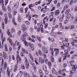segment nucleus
Wrapping results in <instances>:
<instances>
[{"instance_id": "obj_1", "label": "nucleus", "mask_w": 77, "mask_h": 77, "mask_svg": "<svg viewBox=\"0 0 77 77\" xmlns=\"http://www.w3.org/2000/svg\"><path fill=\"white\" fill-rule=\"evenodd\" d=\"M28 36V34L27 32H25L24 33V34L23 35L21 36L20 38V39L22 41H23L24 44H25V46L26 47H31L32 45H33V43H32L30 42H27V41H26V37Z\"/></svg>"}, {"instance_id": "obj_2", "label": "nucleus", "mask_w": 77, "mask_h": 77, "mask_svg": "<svg viewBox=\"0 0 77 77\" xmlns=\"http://www.w3.org/2000/svg\"><path fill=\"white\" fill-rule=\"evenodd\" d=\"M16 60H17V64L15 65V66L14 67V72H16L17 71V69H18V62L20 63H21V59L19 56L18 54H17V56H16Z\"/></svg>"}, {"instance_id": "obj_3", "label": "nucleus", "mask_w": 77, "mask_h": 77, "mask_svg": "<svg viewBox=\"0 0 77 77\" xmlns=\"http://www.w3.org/2000/svg\"><path fill=\"white\" fill-rule=\"evenodd\" d=\"M3 57L4 59H7L9 58L8 57V54L5 51H3Z\"/></svg>"}, {"instance_id": "obj_4", "label": "nucleus", "mask_w": 77, "mask_h": 77, "mask_svg": "<svg viewBox=\"0 0 77 77\" xmlns=\"http://www.w3.org/2000/svg\"><path fill=\"white\" fill-rule=\"evenodd\" d=\"M45 62V59H43L42 60V57H39V61H38L39 62H40V63H44Z\"/></svg>"}, {"instance_id": "obj_5", "label": "nucleus", "mask_w": 77, "mask_h": 77, "mask_svg": "<svg viewBox=\"0 0 77 77\" xmlns=\"http://www.w3.org/2000/svg\"><path fill=\"white\" fill-rule=\"evenodd\" d=\"M42 48L43 50L45 53H46V54H47V53H48V49L47 48H45V47L44 46H42Z\"/></svg>"}, {"instance_id": "obj_6", "label": "nucleus", "mask_w": 77, "mask_h": 77, "mask_svg": "<svg viewBox=\"0 0 77 77\" xmlns=\"http://www.w3.org/2000/svg\"><path fill=\"white\" fill-rule=\"evenodd\" d=\"M21 50L23 53H26V54H29L27 51V50H26V49L25 48H21Z\"/></svg>"}, {"instance_id": "obj_7", "label": "nucleus", "mask_w": 77, "mask_h": 77, "mask_svg": "<svg viewBox=\"0 0 77 77\" xmlns=\"http://www.w3.org/2000/svg\"><path fill=\"white\" fill-rule=\"evenodd\" d=\"M21 28L23 31H26V27L24 24H23L22 25Z\"/></svg>"}, {"instance_id": "obj_8", "label": "nucleus", "mask_w": 77, "mask_h": 77, "mask_svg": "<svg viewBox=\"0 0 77 77\" xmlns=\"http://www.w3.org/2000/svg\"><path fill=\"white\" fill-rule=\"evenodd\" d=\"M54 32V31L53 30H51V32L50 33V35L51 36H57V34L54 32Z\"/></svg>"}, {"instance_id": "obj_9", "label": "nucleus", "mask_w": 77, "mask_h": 77, "mask_svg": "<svg viewBox=\"0 0 77 77\" xmlns=\"http://www.w3.org/2000/svg\"><path fill=\"white\" fill-rule=\"evenodd\" d=\"M50 50L51 52V53L52 56H54V51H53V47L52 46H51L50 47Z\"/></svg>"}, {"instance_id": "obj_10", "label": "nucleus", "mask_w": 77, "mask_h": 77, "mask_svg": "<svg viewBox=\"0 0 77 77\" xmlns=\"http://www.w3.org/2000/svg\"><path fill=\"white\" fill-rule=\"evenodd\" d=\"M20 72L16 75V77H21L22 76L23 74V73L21 71H20Z\"/></svg>"}, {"instance_id": "obj_11", "label": "nucleus", "mask_w": 77, "mask_h": 77, "mask_svg": "<svg viewBox=\"0 0 77 77\" xmlns=\"http://www.w3.org/2000/svg\"><path fill=\"white\" fill-rule=\"evenodd\" d=\"M72 66V69H73V71H75L76 69H77V65H73Z\"/></svg>"}, {"instance_id": "obj_12", "label": "nucleus", "mask_w": 77, "mask_h": 77, "mask_svg": "<svg viewBox=\"0 0 77 77\" xmlns=\"http://www.w3.org/2000/svg\"><path fill=\"white\" fill-rule=\"evenodd\" d=\"M68 8V5H65V6L64 7V8L63 9V10L62 11V13H63V12L66 10V9H67Z\"/></svg>"}, {"instance_id": "obj_13", "label": "nucleus", "mask_w": 77, "mask_h": 77, "mask_svg": "<svg viewBox=\"0 0 77 77\" xmlns=\"http://www.w3.org/2000/svg\"><path fill=\"white\" fill-rule=\"evenodd\" d=\"M49 18L50 19L49 21L51 22L52 19L53 18V14L50 15L49 17Z\"/></svg>"}, {"instance_id": "obj_14", "label": "nucleus", "mask_w": 77, "mask_h": 77, "mask_svg": "<svg viewBox=\"0 0 77 77\" xmlns=\"http://www.w3.org/2000/svg\"><path fill=\"white\" fill-rule=\"evenodd\" d=\"M32 66L33 68H34V71H36V65H35V64L34 63H32Z\"/></svg>"}, {"instance_id": "obj_15", "label": "nucleus", "mask_w": 77, "mask_h": 77, "mask_svg": "<svg viewBox=\"0 0 77 77\" xmlns=\"http://www.w3.org/2000/svg\"><path fill=\"white\" fill-rule=\"evenodd\" d=\"M2 8L3 12H7V9L5 8V5H2Z\"/></svg>"}, {"instance_id": "obj_16", "label": "nucleus", "mask_w": 77, "mask_h": 77, "mask_svg": "<svg viewBox=\"0 0 77 77\" xmlns=\"http://www.w3.org/2000/svg\"><path fill=\"white\" fill-rule=\"evenodd\" d=\"M7 32L8 34V35L10 37H11V38H12L13 37V36H12V35L11 33V32H9V30H8L7 31Z\"/></svg>"}, {"instance_id": "obj_17", "label": "nucleus", "mask_w": 77, "mask_h": 77, "mask_svg": "<svg viewBox=\"0 0 77 77\" xmlns=\"http://www.w3.org/2000/svg\"><path fill=\"white\" fill-rule=\"evenodd\" d=\"M29 56L30 58V59H31V60H32V62H34V59H33V56H32V54H29Z\"/></svg>"}, {"instance_id": "obj_18", "label": "nucleus", "mask_w": 77, "mask_h": 77, "mask_svg": "<svg viewBox=\"0 0 77 77\" xmlns=\"http://www.w3.org/2000/svg\"><path fill=\"white\" fill-rule=\"evenodd\" d=\"M7 72L8 74V77H11V76H10V75H11V74L10 73V71H9V68H8L7 69Z\"/></svg>"}, {"instance_id": "obj_19", "label": "nucleus", "mask_w": 77, "mask_h": 77, "mask_svg": "<svg viewBox=\"0 0 77 77\" xmlns=\"http://www.w3.org/2000/svg\"><path fill=\"white\" fill-rule=\"evenodd\" d=\"M24 76L25 77H30V74H29L28 73H27L26 72H25L24 74Z\"/></svg>"}, {"instance_id": "obj_20", "label": "nucleus", "mask_w": 77, "mask_h": 77, "mask_svg": "<svg viewBox=\"0 0 77 77\" xmlns=\"http://www.w3.org/2000/svg\"><path fill=\"white\" fill-rule=\"evenodd\" d=\"M52 21L53 23V25H55L56 24V18H53L52 19Z\"/></svg>"}, {"instance_id": "obj_21", "label": "nucleus", "mask_w": 77, "mask_h": 77, "mask_svg": "<svg viewBox=\"0 0 77 77\" xmlns=\"http://www.w3.org/2000/svg\"><path fill=\"white\" fill-rule=\"evenodd\" d=\"M36 38L38 40V41H39L40 42H41V37L39 36L38 35H37L36 36Z\"/></svg>"}, {"instance_id": "obj_22", "label": "nucleus", "mask_w": 77, "mask_h": 77, "mask_svg": "<svg viewBox=\"0 0 77 77\" xmlns=\"http://www.w3.org/2000/svg\"><path fill=\"white\" fill-rule=\"evenodd\" d=\"M8 16H6L5 17V24H6L8 23Z\"/></svg>"}, {"instance_id": "obj_23", "label": "nucleus", "mask_w": 77, "mask_h": 77, "mask_svg": "<svg viewBox=\"0 0 77 77\" xmlns=\"http://www.w3.org/2000/svg\"><path fill=\"white\" fill-rule=\"evenodd\" d=\"M4 0H0V4H1L2 6L5 5V4H4Z\"/></svg>"}, {"instance_id": "obj_24", "label": "nucleus", "mask_w": 77, "mask_h": 77, "mask_svg": "<svg viewBox=\"0 0 77 77\" xmlns=\"http://www.w3.org/2000/svg\"><path fill=\"white\" fill-rule=\"evenodd\" d=\"M60 12V11L59 10H57L56 11L55 13V15L56 16H57V15H58L59 14V13Z\"/></svg>"}, {"instance_id": "obj_25", "label": "nucleus", "mask_w": 77, "mask_h": 77, "mask_svg": "<svg viewBox=\"0 0 77 77\" xmlns=\"http://www.w3.org/2000/svg\"><path fill=\"white\" fill-rule=\"evenodd\" d=\"M7 40L9 41L10 43L11 44H12L13 43L12 42V39H11V38L9 37L8 38H7Z\"/></svg>"}, {"instance_id": "obj_26", "label": "nucleus", "mask_w": 77, "mask_h": 77, "mask_svg": "<svg viewBox=\"0 0 77 77\" xmlns=\"http://www.w3.org/2000/svg\"><path fill=\"white\" fill-rule=\"evenodd\" d=\"M64 17H65V15L64 14H63L62 15V17H61L59 19L60 21L62 22V21H63V18H64Z\"/></svg>"}, {"instance_id": "obj_27", "label": "nucleus", "mask_w": 77, "mask_h": 77, "mask_svg": "<svg viewBox=\"0 0 77 77\" xmlns=\"http://www.w3.org/2000/svg\"><path fill=\"white\" fill-rule=\"evenodd\" d=\"M38 54L41 56H42L43 55V54L42 53V52L40 50H39L38 51Z\"/></svg>"}, {"instance_id": "obj_28", "label": "nucleus", "mask_w": 77, "mask_h": 77, "mask_svg": "<svg viewBox=\"0 0 77 77\" xmlns=\"http://www.w3.org/2000/svg\"><path fill=\"white\" fill-rule=\"evenodd\" d=\"M34 6H35V4H31L29 5V9H31L32 7H34Z\"/></svg>"}, {"instance_id": "obj_29", "label": "nucleus", "mask_w": 77, "mask_h": 77, "mask_svg": "<svg viewBox=\"0 0 77 77\" xmlns=\"http://www.w3.org/2000/svg\"><path fill=\"white\" fill-rule=\"evenodd\" d=\"M51 60L52 62H54V57L52 56H51L50 57Z\"/></svg>"}, {"instance_id": "obj_30", "label": "nucleus", "mask_w": 77, "mask_h": 77, "mask_svg": "<svg viewBox=\"0 0 77 77\" xmlns=\"http://www.w3.org/2000/svg\"><path fill=\"white\" fill-rule=\"evenodd\" d=\"M13 48L14 50H15L17 49V46L16 45V44L15 43H14L13 45Z\"/></svg>"}, {"instance_id": "obj_31", "label": "nucleus", "mask_w": 77, "mask_h": 77, "mask_svg": "<svg viewBox=\"0 0 77 77\" xmlns=\"http://www.w3.org/2000/svg\"><path fill=\"white\" fill-rule=\"evenodd\" d=\"M48 39L49 41H51L52 42H54V39L53 38H50L49 37Z\"/></svg>"}, {"instance_id": "obj_32", "label": "nucleus", "mask_w": 77, "mask_h": 77, "mask_svg": "<svg viewBox=\"0 0 77 77\" xmlns=\"http://www.w3.org/2000/svg\"><path fill=\"white\" fill-rule=\"evenodd\" d=\"M12 20L13 24H14V25L17 26V23L15 22V18H14L13 19H12Z\"/></svg>"}, {"instance_id": "obj_33", "label": "nucleus", "mask_w": 77, "mask_h": 77, "mask_svg": "<svg viewBox=\"0 0 77 77\" xmlns=\"http://www.w3.org/2000/svg\"><path fill=\"white\" fill-rule=\"evenodd\" d=\"M4 47L5 51H8V48H7V45L5 44Z\"/></svg>"}, {"instance_id": "obj_34", "label": "nucleus", "mask_w": 77, "mask_h": 77, "mask_svg": "<svg viewBox=\"0 0 77 77\" xmlns=\"http://www.w3.org/2000/svg\"><path fill=\"white\" fill-rule=\"evenodd\" d=\"M24 59L25 60V64H28L29 63V61H28V60L25 57Z\"/></svg>"}, {"instance_id": "obj_35", "label": "nucleus", "mask_w": 77, "mask_h": 77, "mask_svg": "<svg viewBox=\"0 0 77 77\" xmlns=\"http://www.w3.org/2000/svg\"><path fill=\"white\" fill-rule=\"evenodd\" d=\"M11 32L12 33H14V32H15V29L13 27L11 28Z\"/></svg>"}, {"instance_id": "obj_36", "label": "nucleus", "mask_w": 77, "mask_h": 77, "mask_svg": "<svg viewBox=\"0 0 77 77\" xmlns=\"http://www.w3.org/2000/svg\"><path fill=\"white\" fill-rule=\"evenodd\" d=\"M15 44L16 45L17 44V46H19V45H20V42H18V41L16 40L15 42Z\"/></svg>"}, {"instance_id": "obj_37", "label": "nucleus", "mask_w": 77, "mask_h": 77, "mask_svg": "<svg viewBox=\"0 0 77 77\" xmlns=\"http://www.w3.org/2000/svg\"><path fill=\"white\" fill-rule=\"evenodd\" d=\"M71 10H70V9H67L65 12V14H66V15H67V14H68L69 13V12Z\"/></svg>"}, {"instance_id": "obj_38", "label": "nucleus", "mask_w": 77, "mask_h": 77, "mask_svg": "<svg viewBox=\"0 0 77 77\" xmlns=\"http://www.w3.org/2000/svg\"><path fill=\"white\" fill-rule=\"evenodd\" d=\"M4 69H6V68H7V63H6V62L4 63Z\"/></svg>"}, {"instance_id": "obj_39", "label": "nucleus", "mask_w": 77, "mask_h": 77, "mask_svg": "<svg viewBox=\"0 0 77 77\" xmlns=\"http://www.w3.org/2000/svg\"><path fill=\"white\" fill-rule=\"evenodd\" d=\"M26 66L27 69H29V66H30V65L29 64V63L26 64Z\"/></svg>"}, {"instance_id": "obj_40", "label": "nucleus", "mask_w": 77, "mask_h": 77, "mask_svg": "<svg viewBox=\"0 0 77 77\" xmlns=\"http://www.w3.org/2000/svg\"><path fill=\"white\" fill-rule=\"evenodd\" d=\"M39 72L40 75H42V74H43V72H42V71L41 69H39Z\"/></svg>"}, {"instance_id": "obj_41", "label": "nucleus", "mask_w": 77, "mask_h": 77, "mask_svg": "<svg viewBox=\"0 0 77 77\" xmlns=\"http://www.w3.org/2000/svg\"><path fill=\"white\" fill-rule=\"evenodd\" d=\"M32 18V15L30 14L28 17V20L29 21H30L31 19Z\"/></svg>"}, {"instance_id": "obj_42", "label": "nucleus", "mask_w": 77, "mask_h": 77, "mask_svg": "<svg viewBox=\"0 0 77 77\" xmlns=\"http://www.w3.org/2000/svg\"><path fill=\"white\" fill-rule=\"evenodd\" d=\"M71 14H68L67 16V18L69 20V18H70L71 17Z\"/></svg>"}, {"instance_id": "obj_43", "label": "nucleus", "mask_w": 77, "mask_h": 77, "mask_svg": "<svg viewBox=\"0 0 77 77\" xmlns=\"http://www.w3.org/2000/svg\"><path fill=\"white\" fill-rule=\"evenodd\" d=\"M47 16H46L45 17V18L43 20L44 25H45V20H46V19H47Z\"/></svg>"}, {"instance_id": "obj_44", "label": "nucleus", "mask_w": 77, "mask_h": 77, "mask_svg": "<svg viewBox=\"0 0 77 77\" xmlns=\"http://www.w3.org/2000/svg\"><path fill=\"white\" fill-rule=\"evenodd\" d=\"M30 47H31V48L32 51H34V49H35V47L34 46V45H33H33L31 46Z\"/></svg>"}, {"instance_id": "obj_45", "label": "nucleus", "mask_w": 77, "mask_h": 77, "mask_svg": "<svg viewBox=\"0 0 77 77\" xmlns=\"http://www.w3.org/2000/svg\"><path fill=\"white\" fill-rule=\"evenodd\" d=\"M30 14V12L28 11V12L26 14V18H28V17H29V15Z\"/></svg>"}, {"instance_id": "obj_46", "label": "nucleus", "mask_w": 77, "mask_h": 77, "mask_svg": "<svg viewBox=\"0 0 77 77\" xmlns=\"http://www.w3.org/2000/svg\"><path fill=\"white\" fill-rule=\"evenodd\" d=\"M8 17L10 19H11L12 18V15L11 14V12L9 13L8 14Z\"/></svg>"}, {"instance_id": "obj_47", "label": "nucleus", "mask_w": 77, "mask_h": 77, "mask_svg": "<svg viewBox=\"0 0 77 77\" xmlns=\"http://www.w3.org/2000/svg\"><path fill=\"white\" fill-rule=\"evenodd\" d=\"M14 6L17 7V8H18L19 6V2H17L16 3V4H15Z\"/></svg>"}, {"instance_id": "obj_48", "label": "nucleus", "mask_w": 77, "mask_h": 77, "mask_svg": "<svg viewBox=\"0 0 77 77\" xmlns=\"http://www.w3.org/2000/svg\"><path fill=\"white\" fill-rule=\"evenodd\" d=\"M18 21L19 22H21L22 21V20L21 19V17H20V16H18Z\"/></svg>"}, {"instance_id": "obj_49", "label": "nucleus", "mask_w": 77, "mask_h": 77, "mask_svg": "<svg viewBox=\"0 0 77 77\" xmlns=\"http://www.w3.org/2000/svg\"><path fill=\"white\" fill-rule=\"evenodd\" d=\"M2 29H5V23L3 22L2 23Z\"/></svg>"}, {"instance_id": "obj_50", "label": "nucleus", "mask_w": 77, "mask_h": 77, "mask_svg": "<svg viewBox=\"0 0 77 77\" xmlns=\"http://www.w3.org/2000/svg\"><path fill=\"white\" fill-rule=\"evenodd\" d=\"M43 70L45 72L46 71H47V66H43Z\"/></svg>"}, {"instance_id": "obj_51", "label": "nucleus", "mask_w": 77, "mask_h": 77, "mask_svg": "<svg viewBox=\"0 0 77 77\" xmlns=\"http://www.w3.org/2000/svg\"><path fill=\"white\" fill-rule=\"evenodd\" d=\"M18 8V7H16L15 5L14 6V7L12 9L13 11H15V10H16V9H17V8Z\"/></svg>"}, {"instance_id": "obj_52", "label": "nucleus", "mask_w": 77, "mask_h": 77, "mask_svg": "<svg viewBox=\"0 0 77 77\" xmlns=\"http://www.w3.org/2000/svg\"><path fill=\"white\" fill-rule=\"evenodd\" d=\"M3 59V54L2 53H0V60H2Z\"/></svg>"}, {"instance_id": "obj_53", "label": "nucleus", "mask_w": 77, "mask_h": 77, "mask_svg": "<svg viewBox=\"0 0 77 77\" xmlns=\"http://www.w3.org/2000/svg\"><path fill=\"white\" fill-rule=\"evenodd\" d=\"M59 53V51H57L56 52H55V56H57V55H58V54Z\"/></svg>"}, {"instance_id": "obj_54", "label": "nucleus", "mask_w": 77, "mask_h": 77, "mask_svg": "<svg viewBox=\"0 0 77 77\" xmlns=\"http://www.w3.org/2000/svg\"><path fill=\"white\" fill-rule=\"evenodd\" d=\"M20 12L21 13H23L24 12V8H20Z\"/></svg>"}, {"instance_id": "obj_55", "label": "nucleus", "mask_w": 77, "mask_h": 77, "mask_svg": "<svg viewBox=\"0 0 77 77\" xmlns=\"http://www.w3.org/2000/svg\"><path fill=\"white\" fill-rule=\"evenodd\" d=\"M21 68L22 69H25V66H24V64H21Z\"/></svg>"}, {"instance_id": "obj_56", "label": "nucleus", "mask_w": 77, "mask_h": 77, "mask_svg": "<svg viewBox=\"0 0 77 77\" xmlns=\"http://www.w3.org/2000/svg\"><path fill=\"white\" fill-rule=\"evenodd\" d=\"M60 26L61 29H63V26H62V23H60Z\"/></svg>"}, {"instance_id": "obj_57", "label": "nucleus", "mask_w": 77, "mask_h": 77, "mask_svg": "<svg viewBox=\"0 0 77 77\" xmlns=\"http://www.w3.org/2000/svg\"><path fill=\"white\" fill-rule=\"evenodd\" d=\"M5 6H6L7 5V4H8V3L9 2V0H5Z\"/></svg>"}, {"instance_id": "obj_58", "label": "nucleus", "mask_w": 77, "mask_h": 77, "mask_svg": "<svg viewBox=\"0 0 77 77\" xmlns=\"http://www.w3.org/2000/svg\"><path fill=\"white\" fill-rule=\"evenodd\" d=\"M60 3H58L57 4V8H58L60 7Z\"/></svg>"}, {"instance_id": "obj_59", "label": "nucleus", "mask_w": 77, "mask_h": 77, "mask_svg": "<svg viewBox=\"0 0 77 77\" xmlns=\"http://www.w3.org/2000/svg\"><path fill=\"white\" fill-rule=\"evenodd\" d=\"M5 40H6V38L5 37H4L3 38H2V44H3V42L4 41H5Z\"/></svg>"}, {"instance_id": "obj_60", "label": "nucleus", "mask_w": 77, "mask_h": 77, "mask_svg": "<svg viewBox=\"0 0 77 77\" xmlns=\"http://www.w3.org/2000/svg\"><path fill=\"white\" fill-rule=\"evenodd\" d=\"M68 21H69V19L67 18L66 20L64 21V24H66V23H67L68 22Z\"/></svg>"}, {"instance_id": "obj_61", "label": "nucleus", "mask_w": 77, "mask_h": 77, "mask_svg": "<svg viewBox=\"0 0 77 77\" xmlns=\"http://www.w3.org/2000/svg\"><path fill=\"white\" fill-rule=\"evenodd\" d=\"M25 13L26 14V12H27V11H28V10H29V8L26 7L25 9Z\"/></svg>"}, {"instance_id": "obj_62", "label": "nucleus", "mask_w": 77, "mask_h": 77, "mask_svg": "<svg viewBox=\"0 0 77 77\" xmlns=\"http://www.w3.org/2000/svg\"><path fill=\"white\" fill-rule=\"evenodd\" d=\"M20 56H22V57L24 56V54H23V52H20Z\"/></svg>"}, {"instance_id": "obj_63", "label": "nucleus", "mask_w": 77, "mask_h": 77, "mask_svg": "<svg viewBox=\"0 0 77 77\" xmlns=\"http://www.w3.org/2000/svg\"><path fill=\"white\" fill-rule=\"evenodd\" d=\"M8 8V11H11V7L10 6V5H8L7 6Z\"/></svg>"}, {"instance_id": "obj_64", "label": "nucleus", "mask_w": 77, "mask_h": 77, "mask_svg": "<svg viewBox=\"0 0 77 77\" xmlns=\"http://www.w3.org/2000/svg\"><path fill=\"white\" fill-rule=\"evenodd\" d=\"M25 23L26 24V25H29L30 24V22H29L28 21H26L25 22Z\"/></svg>"}]
</instances>
